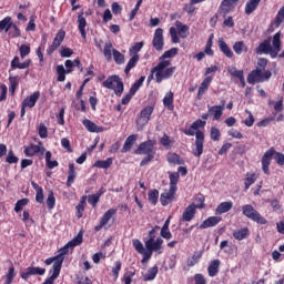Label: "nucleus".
<instances>
[{
    "mask_svg": "<svg viewBox=\"0 0 284 284\" xmlns=\"http://www.w3.org/2000/svg\"><path fill=\"white\" fill-rule=\"evenodd\" d=\"M267 68V59L260 58L255 70L251 71L247 75V83L256 85V83H265L272 79V71L265 70Z\"/></svg>",
    "mask_w": 284,
    "mask_h": 284,
    "instance_id": "1",
    "label": "nucleus"
},
{
    "mask_svg": "<svg viewBox=\"0 0 284 284\" xmlns=\"http://www.w3.org/2000/svg\"><path fill=\"white\" fill-rule=\"evenodd\" d=\"M256 54H270L272 59H276L281 52V32L273 36V41L264 40L255 49Z\"/></svg>",
    "mask_w": 284,
    "mask_h": 284,
    "instance_id": "2",
    "label": "nucleus"
},
{
    "mask_svg": "<svg viewBox=\"0 0 284 284\" xmlns=\"http://www.w3.org/2000/svg\"><path fill=\"white\" fill-rule=\"evenodd\" d=\"M154 145H156V140H148L145 142L140 143V145L135 150V154H141L145 156L140 162V168H145V165H149L154 160V156L156 154Z\"/></svg>",
    "mask_w": 284,
    "mask_h": 284,
    "instance_id": "3",
    "label": "nucleus"
},
{
    "mask_svg": "<svg viewBox=\"0 0 284 284\" xmlns=\"http://www.w3.org/2000/svg\"><path fill=\"white\" fill-rule=\"evenodd\" d=\"M170 60H162L153 68V72H155V81L158 83H162L174 74L176 68H170Z\"/></svg>",
    "mask_w": 284,
    "mask_h": 284,
    "instance_id": "4",
    "label": "nucleus"
},
{
    "mask_svg": "<svg viewBox=\"0 0 284 284\" xmlns=\"http://www.w3.org/2000/svg\"><path fill=\"white\" fill-rule=\"evenodd\" d=\"M169 32L172 43H181V39H187L190 37V27L183 24L181 21H175V27H171Z\"/></svg>",
    "mask_w": 284,
    "mask_h": 284,
    "instance_id": "5",
    "label": "nucleus"
},
{
    "mask_svg": "<svg viewBox=\"0 0 284 284\" xmlns=\"http://www.w3.org/2000/svg\"><path fill=\"white\" fill-rule=\"evenodd\" d=\"M103 88L106 90H113L116 97H121L123 94V80L119 75H111L103 83Z\"/></svg>",
    "mask_w": 284,
    "mask_h": 284,
    "instance_id": "6",
    "label": "nucleus"
},
{
    "mask_svg": "<svg viewBox=\"0 0 284 284\" xmlns=\"http://www.w3.org/2000/svg\"><path fill=\"white\" fill-rule=\"evenodd\" d=\"M153 112H154V108L150 106V105L145 106L140 112V114L138 115V118L135 120L138 132H141L143 130V128H145L146 123H150V119H151Z\"/></svg>",
    "mask_w": 284,
    "mask_h": 284,
    "instance_id": "7",
    "label": "nucleus"
},
{
    "mask_svg": "<svg viewBox=\"0 0 284 284\" xmlns=\"http://www.w3.org/2000/svg\"><path fill=\"white\" fill-rule=\"evenodd\" d=\"M146 254H150V258H152V253L163 254V239L158 237L155 240L154 235H151L148 241H145Z\"/></svg>",
    "mask_w": 284,
    "mask_h": 284,
    "instance_id": "8",
    "label": "nucleus"
},
{
    "mask_svg": "<svg viewBox=\"0 0 284 284\" xmlns=\"http://www.w3.org/2000/svg\"><path fill=\"white\" fill-rule=\"evenodd\" d=\"M242 212L244 216L251 219V221H255V223H260V225L267 224V220H265V217H263L261 213H258V211H256L255 207L250 204L242 206Z\"/></svg>",
    "mask_w": 284,
    "mask_h": 284,
    "instance_id": "9",
    "label": "nucleus"
},
{
    "mask_svg": "<svg viewBox=\"0 0 284 284\" xmlns=\"http://www.w3.org/2000/svg\"><path fill=\"white\" fill-rule=\"evenodd\" d=\"M81 243H83V235L81 233H79L73 240H71L68 244H65L58 253V255L55 256V258H58V261H55V263H59V261H61V266L63 265V257L65 256V254H68V250H70V247H77L78 245H81Z\"/></svg>",
    "mask_w": 284,
    "mask_h": 284,
    "instance_id": "10",
    "label": "nucleus"
},
{
    "mask_svg": "<svg viewBox=\"0 0 284 284\" xmlns=\"http://www.w3.org/2000/svg\"><path fill=\"white\" fill-rule=\"evenodd\" d=\"M203 143H205V133H203V131H197L195 143L192 149L193 156L199 158L203 154Z\"/></svg>",
    "mask_w": 284,
    "mask_h": 284,
    "instance_id": "11",
    "label": "nucleus"
},
{
    "mask_svg": "<svg viewBox=\"0 0 284 284\" xmlns=\"http://www.w3.org/2000/svg\"><path fill=\"white\" fill-rule=\"evenodd\" d=\"M274 154H276V151L274 149H270L262 156V171L267 176H270V163H272V159H274Z\"/></svg>",
    "mask_w": 284,
    "mask_h": 284,
    "instance_id": "12",
    "label": "nucleus"
},
{
    "mask_svg": "<svg viewBox=\"0 0 284 284\" xmlns=\"http://www.w3.org/2000/svg\"><path fill=\"white\" fill-rule=\"evenodd\" d=\"M116 214V209H109L103 216L100 220L99 225L94 226L95 232H101L103 227H106V225L110 223V220Z\"/></svg>",
    "mask_w": 284,
    "mask_h": 284,
    "instance_id": "13",
    "label": "nucleus"
},
{
    "mask_svg": "<svg viewBox=\"0 0 284 284\" xmlns=\"http://www.w3.org/2000/svg\"><path fill=\"white\" fill-rule=\"evenodd\" d=\"M152 45L158 52H161L163 50V45H165V41L163 39V29L158 28L154 32Z\"/></svg>",
    "mask_w": 284,
    "mask_h": 284,
    "instance_id": "14",
    "label": "nucleus"
},
{
    "mask_svg": "<svg viewBox=\"0 0 284 284\" xmlns=\"http://www.w3.org/2000/svg\"><path fill=\"white\" fill-rule=\"evenodd\" d=\"M26 156H34V154H41L42 156L45 154V148L43 143L39 142V144H31L24 149Z\"/></svg>",
    "mask_w": 284,
    "mask_h": 284,
    "instance_id": "15",
    "label": "nucleus"
},
{
    "mask_svg": "<svg viewBox=\"0 0 284 284\" xmlns=\"http://www.w3.org/2000/svg\"><path fill=\"white\" fill-rule=\"evenodd\" d=\"M43 274H45V268L42 267H28L27 272L21 274V278H23L24 281H28V278H30V276H43Z\"/></svg>",
    "mask_w": 284,
    "mask_h": 284,
    "instance_id": "16",
    "label": "nucleus"
},
{
    "mask_svg": "<svg viewBox=\"0 0 284 284\" xmlns=\"http://www.w3.org/2000/svg\"><path fill=\"white\" fill-rule=\"evenodd\" d=\"M63 39H65V31L63 30L58 31L52 44L48 49L49 54H52L59 48V45L63 43Z\"/></svg>",
    "mask_w": 284,
    "mask_h": 284,
    "instance_id": "17",
    "label": "nucleus"
},
{
    "mask_svg": "<svg viewBox=\"0 0 284 284\" xmlns=\"http://www.w3.org/2000/svg\"><path fill=\"white\" fill-rule=\"evenodd\" d=\"M30 63H32V60L21 62L19 57H14L11 61V70H28V68H30Z\"/></svg>",
    "mask_w": 284,
    "mask_h": 284,
    "instance_id": "18",
    "label": "nucleus"
},
{
    "mask_svg": "<svg viewBox=\"0 0 284 284\" xmlns=\"http://www.w3.org/2000/svg\"><path fill=\"white\" fill-rule=\"evenodd\" d=\"M132 244L134 250L136 251L138 254H142L144 258L142 260L143 263L145 261L150 260V253H148V250L145 251V247L143 246V243L140 240H132Z\"/></svg>",
    "mask_w": 284,
    "mask_h": 284,
    "instance_id": "19",
    "label": "nucleus"
},
{
    "mask_svg": "<svg viewBox=\"0 0 284 284\" xmlns=\"http://www.w3.org/2000/svg\"><path fill=\"white\" fill-rule=\"evenodd\" d=\"M39 97H41V92L39 91H36L31 95L27 97L22 101L23 108H34L39 101Z\"/></svg>",
    "mask_w": 284,
    "mask_h": 284,
    "instance_id": "20",
    "label": "nucleus"
},
{
    "mask_svg": "<svg viewBox=\"0 0 284 284\" xmlns=\"http://www.w3.org/2000/svg\"><path fill=\"white\" fill-rule=\"evenodd\" d=\"M174 194H176V190L169 189V191H164L160 196L162 205H170L174 201Z\"/></svg>",
    "mask_w": 284,
    "mask_h": 284,
    "instance_id": "21",
    "label": "nucleus"
},
{
    "mask_svg": "<svg viewBox=\"0 0 284 284\" xmlns=\"http://www.w3.org/2000/svg\"><path fill=\"white\" fill-rule=\"evenodd\" d=\"M221 221V216H211L201 223L200 230H207V227H214L215 225H219Z\"/></svg>",
    "mask_w": 284,
    "mask_h": 284,
    "instance_id": "22",
    "label": "nucleus"
},
{
    "mask_svg": "<svg viewBox=\"0 0 284 284\" xmlns=\"http://www.w3.org/2000/svg\"><path fill=\"white\" fill-rule=\"evenodd\" d=\"M212 77H206L202 83L200 84V88L197 90V99L199 101H201V99L203 98V94H205V91L210 89V83H212Z\"/></svg>",
    "mask_w": 284,
    "mask_h": 284,
    "instance_id": "23",
    "label": "nucleus"
},
{
    "mask_svg": "<svg viewBox=\"0 0 284 284\" xmlns=\"http://www.w3.org/2000/svg\"><path fill=\"white\" fill-rule=\"evenodd\" d=\"M195 214H196V205L191 204L184 210V212L182 214V220L190 223V221H192V219H194Z\"/></svg>",
    "mask_w": 284,
    "mask_h": 284,
    "instance_id": "24",
    "label": "nucleus"
},
{
    "mask_svg": "<svg viewBox=\"0 0 284 284\" xmlns=\"http://www.w3.org/2000/svg\"><path fill=\"white\" fill-rule=\"evenodd\" d=\"M220 267H221L220 260H214L213 262H211V264L207 267L209 276H211V278H214V276H216V274H219Z\"/></svg>",
    "mask_w": 284,
    "mask_h": 284,
    "instance_id": "25",
    "label": "nucleus"
},
{
    "mask_svg": "<svg viewBox=\"0 0 284 284\" xmlns=\"http://www.w3.org/2000/svg\"><path fill=\"white\" fill-rule=\"evenodd\" d=\"M163 105L168 110H174V93L169 91L163 98Z\"/></svg>",
    "mask_w": 284,
    "mask_h": 284,
    "instance_id": "26",
    "label": "nucleus"
},
{
    "mask_svg": "<svg viewBox=\"0 0 284 284\" xmlns=\"http://www.w3.org/2000/svg\"><path fill=\"white\" fill-rule=\"evenodd\" d=\"M219 48H220L221 52H223V54H225V57H227V59H232V57H234V52H232V49H230V47L227 45L225 40H223V39L219 40Z\"/></svg>",
    "mask_w": 284,
    "mask_h": 284,
    "instance_id": "27",
    "label": "nucleus"
},
{
    "mask_svg": "<svg viewBox=\"0 0 284 284\" xmlns=\"http://www.w3.org/2000/svg\"><path fill=\"white\" fill-rule=\"evenodd\" d=\"M209 114H211L215 121H219L223 116V106L214 105L209 108Z\"/></svg>",
    "mask_w": 284,
    "mask_h": 284,
    "instance_id": "28",
    "label": "nucleus"
},
{
    "mask_svg": "<svg viewBox=\"0 0 284 284\" xmlns=\"http://www.w3.org/2000/svg\"><path fill=\"white\" fill-rule=\"evenodd\" d=\"M236 2H233V0H223L220 6V12L222 14H229V12H232V8H234V4Z\"/></svg>",
    "mask_w": 284,
    "mask_h": 284,
    "instance_id": "29",
    "label": "nucleus"
},
{
    "mask_svg": "<svg viewBox=\"0 0 284 284\" xmlns=\"http://www.w3.org/2000/svg\"><path fill=\"white\" fill-rule=\"evenodd\" d=\"M74 179H77V171L74 169V163H70L68 180H67V187H72V183H74Z\"/></svg>",
    "mask_w": 284,
    "mask_h": 284,
    "instance_id": "30",
    "label": "nucleus"
},
{
    "mask_svg": "<svg viewBox=\"0 0 284 284\" xmlns=\"http://www.w3.org/2000/svg\"><path fill=\"white\" fill-rule=\"evenodd\" d=\"M234 203L232 202H222L215 210V214H225L232 210Z\"/></svg>",
    "mask_w": 284,
    "mask_h": 284,
    "instance_id": "31",
    "label": "nucleus"
},
{
    "mask_svg": "<svg viewBox=\"0 0 284 284\" xmlns=\"http://www.w3.org/2000/svg\"><path fill=\"white\" fill-rule=\"evenodd\" d=\"M78 28L81 33L82 39H85L87 33H85V26H88V22L85 18L83 17V13L78 16Z\"/></svg>",
    "mask_w": 284,
    "mask_h": 284,
    "instance_id": "32",
    "label": "nucleus"
},
{
    "mask_svg": "<svg viewBox=\"0 0 284 284\" xmlns=\"http://www.w3.org/2000/svg\"><path fill=\"white\" fill-rule=\"evenodd\" d=\"M113 161L114 160L112 158H108L106 160H98L93 164V168H99L100 170H108V168L112 165Z\"/></svg>",
    "mask_w": 284,
    "mask_h": 284,
    "instance_id": "33",
    "label": "nucleus"
},
{
    "mask_svg": "<svg viewBox=\"0 0 284 284\" xmlns=\"http://www.w3.org/2000/svg\"><path fill=\"white\" fill-rule=\"evenodd\" d=\"M114 49L112 47V42H106L104 44V48H103V55H104V59H106V61H112V55L114 54Z\"/></svg>",
    "mask_w": 284,
    "mask_h": 284,
    "instance_id": "34",
    "label": "nucleus"
},
{
    "mask_svg": "<svg viewBox=\"0 0 284 284\" xmlns=\"http://www.w3.org/2000/svg\"><path fill=\"white\" fill-rule=\"evenodd\" d=\"M179 179H181V174L179 172H169L170 180V189L176 191V185L179 184Z\"/></svg>",
    "mask_w": 284,
    "mask_h": 284,
    "instance_id": "35",
    "label": "nucleus"
},
{
    "mask_svg": "<svg viewBox=\"0 0 284 284\" xmlns=\"http://www.w3.org/2000/svg\"><path fill=\"white\" fill-rule=\"evenodd\" d=\"M246 236H250V230L247 227L240 229L233 232V237L236 241H243Z\"/></svg>",
    "mask_w": 284,
    "mask_h": 284,
    "instance_id": "36",
    "label": "nucleus"
},
{
    "mask_svg": "<svg viewBox=\"0 0 284 284\" xmlns=\"http://www.w3.org/2000/svg\"><path fill=\"white\" fill-rule=\"evenodd\" d=\"M261 0H248L245 4V14H252L258 8Z\"/></svg>",
    "mask_w": 284,
    "mask_h": 284,
    "instance_id": "37",
    "label": "nucleus"
},
{
    "mask_svg": "<svg viewBox=\"0 0 284 284\" xmlns=\"http://www.w3.org/2000/svg\"><path fill=\"white\" fill-rule=\"evenodd\" d=\"M256 179H258V176H256V173H246V178L244 180L245 190H250V187H252V185L256 183Z\"/></svg>",
    "mask_w": 284,
    "mask_h": 284,
    "instance_id": "38",
    "label": "nucleus"
},
{
    "mask_svg": "<svg viewBox=\"0 0 284 284\" xmlns=\"http://www.w3.org/2000/svg\"><path fill=\"white\" fill-rule=\"evenodd\" d=\"M134 143H136V135L132 134L129 138H126L124 145L122 148V152H130V150H132V145H134Z\"/></svg>",
    "mask_w": 284,
    "mask_h": 284,
    "instance_id": "39",
    "label": "nucleus"
},
{
    "mask_svg": "<svg viewBox=\"0 0 284 284\" xmlns=\"http://www.w3.org/2000/svg\"><path fill=\"white\" fill-rule=\"evenodd\" d=\"M159 274V266H153L148 270V272L143 276V281H154L156 275Z\"/></svg>",
    "mask_w": 284,
    "mask_h": 284,
    "instance_id": "40",
    "label": "nucleus"
},
{
    "mask_svg": "<svg viewBox=\"0 0 284 284\" xmlns=\"http://www.w3.org/2000/svg\"><path fill=\"white\" fill-rule=\"evenodd\" d=\"M83 125L84 128H87V130L89 132H103V129L98 126L94 122L90 121V120H83Z\"/></svg>",
    "mask_w": 284,
    "mask_h": 284,
    "instance_id": "41",
    "label": "nucleus"
},
{
    "mask_svg": "<svg viewBox=\"0 0 284 284\" xmlns=\"http://www.w3.org/2000/svg\"><path fill=\"white\" fill-rule=\"evenodd\" d=\"M72 70H65V67L63 64H60L57 67V74H58V81L63 82L65 81V74H70Z\"/></svg>",
    "mask_w": 284,
    "mask_h": 284,
    "instance_id": "42",
    "label": "nucleus"
},
{
    "mask_svg": "<svg viewBox=\"0 0 284 284\" xmlns=\"http://www.w3.org/2000/svg\"><path fill=\"white\" fill-rule=\"evenodd\" d=\"M45 163L49 170H54V168H59V162L57 160L52 161V152L50 151H47L45 153Z\"/></svg>",
    "mask_w": 284,
    "mask_h": 284,
    "instance_id": "43",
    "label": "nucleus"
},
{
    "mask_svg": "<svg viewBox=\"0 0 284 284\" xmlns=\"http://www.w3.org/2000/svg\"><path fill=\"white\" fill-rule=\"evenodd\" d=\"M138 63H139V54L132 55V58L129 60L124 69L125 74H130V70H132L133 68H136Z\"/></svg>",
    "mask_w": 284,
    "mask_h": 284,
    "instance_id": "44",
    "label": "nucleus"
},
{
    "mask_svg": "<svg viewBox=\"0 0 284 284\" xmlns=\"http://www.w3.org/2000/svg\"><path fill=\"white\" fill-rule=\"evenodd\" d=\"M168 162L172 163L173 165H183L184 163L183 159H181V156L176 153H169Z\"/></svg>",
    "mask_w": 284,
    "mask_h": 284,
    "instance_id": "45",
    "label": "nucleus"
},
{
    "mask_svg": "<svg viewBox=\"0 0 284 284\" xmlns=\"http://www.w3.org/2000/svg\"><path fill=\"white\" fill-rule=\"evenodd\" d=\"M14 23H12L11 17H6L3 20L0 21V30H4L6 32H10L11 27Z\"/></svg>",
    "mask_w": 284,
    "mask_h": 284,
    "instance_id": "46",
    "label": "nucleus"
},
{
    "mask_svg": "<svg viewBox=\"0 0 284 284\" xmlns=\"http://www.w3.org/2000/svg\"><path fill=\"white\" fill-rule=\"evenodd\" d=\"M233 50L235 54H243V52H247V45L243 41H237L233 44Z\"/></svg>",
    "mask_w": 284,
    "mask_h": 284,
    "instance_id": "47",
    "label": "nucleus"
},
{
    "mask_svg": "<svg viewBox=\"0 0 284 284\" xmlns=\"http://www.w3.org/2000/svg\"><path fill=\"white\" fill-rule=\"evenodd\" d=\"M144 81H145V75H142L138 81H135L132 84L129 93H131L134 97L136 92H139V89L141 88V85H143Z\"/></svg>",
    "mask_w": 284,
    "mask_h": 284,
    "instance_id": "48",
    "label": "nucleus"
},
{
    "mask_svg": "<svg viewBox=\"0 0 284 284\" xmlns=\"http://www.w3.org/2000/svg\"><path fill=\"white\" fill-rule=\"evenodd\" d=\"M160 143L161 145H163V148L165 150H172V145H174V140L170 139L168 136V134H164L161 139H160Z\"/></svg>",
    "mask_w": 284,
    "mask_h": 284,
    "instance_id": "49",
    "label": "nucleus"
},
{
    "mask_svg": "<svg viewBox=\"0 0 284 284\" xmlns=\"http://www.w3.org/2000/svg\"><path fill=\"white\" fill-rule=\"evenodd\" d=\"M179 54V49L178 48H172L168 51H165L161 57L160 61H165L166 59H172Z\"/></svg>",
    "mask_w": 284,
    "mask_h": 284,
    "instance_id": "50",
    "label": "nucleus"
},
{
    "mask_svg": "<svg viewBox=\"0 0 284 284\" xmlns=\"http://www.w3.org/2000/svg\"><path fill=\"white\" fill-rule=\"evenodd\" d=\"M113 59L118 65H123V63H125V55L119 50H113Z\"/></svg>",
    "mask_w": 284,
    "mask_h": 284,
    "instance_id": "51",
    "label": "nucleus"
},
{
    "mask_svg": "<svg viewBox=\"0 0 284 284\" xmlns=\"http://www.w3.org/2000/svg\"><path fill=\"white\" fill-rule=\"evenodd\" d=\"M283 21H284V7H282L278 10L275 17V22H274L275 28H281V23H283Z\"/></svg>",
    "mask_w": 284,
    "mask_h": 284,
    "instance_id": "52",
    "label": "nucleus"
},
{
    "mask_svg": "<svg viewBox=\"0 0 284 284\" xmlns=\"http://www.w3.org/2000/svg\"><path fill=\"white\" fill-rule=\"evenodd\" d=\"M57 203V199H54V192L50 191L47 197V207L49 210H53Z\"/></svg>",
    "mask_w": 284,
    "mask_h": 284,
    "instance_id": "53",
    "label": "nucleus"
},
{
    "mask_svg": "<svg viewBox=\"0 0 284 284\" xmlns=\"http://www.w3.org/2000/svg\"><path fill=\"white\" fill-rule=\"evenodd\" d=\"M9 30V37H11L12 39L21 37V30H19V27H17V24L13 23L11 29Z\"/></svg>",
    "mask_w": 284,
    "mask_h": 284,
    "instance_id": "54",
    "label": "nucleus"
},
{
    "mask_svg": "<svg viewBox=\"0 0 284 284\" xmlns=\"http://www.w3.org/2000/svg\"><path fill=\"white\" fill-rule=\"evenodd\" d=\"M227 72L231 77H235L236 79H241L243 74V70H237L236 67H229Z\"/></svg>",
    "mask_w": 284,
    "mask_h": 284,
    "instance_id": "55",
    "label": "nucleus"
},
{
    "mask_svg": "<svg viewBox=\"0 0 284 284\" xmlns=\"http://www.w3.org/2000/svg\"><path fill=\"white\" fill-rule=\"evenodd\" d=\"M210 136L212 141H221V131L216 126H212Z\"/></svg>",
    "mask_w": 284,
    "mask_h": 284,
    "instance_id": "56",
    "label": "nucleus"
},
{
    "mask_svg": "<svg viewBox=\"0 0 284 284\" xmlns=\"http://www.w3.org/2000/svg\"><path fill=\"white\" fill-rule=\"evenodd\" d=\"M143 48V42H136L130 50L129 54L134 57V54H139L138 52H141Z\"/></svg>",
    "mask_w": 284,
    "mask_h": 284,
    "instance_id": "57",
    "label": "nucleus"
},
{
    "mask_svg": "<svg viewBox=\"0 0 284 284\" xmlns=\"http://www.w3.org/2000/svg\"><path fill=\"white\" fill-rule=\"evenodd\" d=\"M149 201L153 205H156V203L159 202V191H156V190L150 191L149 192Z\"/></svg>",
    "mask_w": 284,
    "mask_h": 284,
    "instance_id": "58",
    "label": "nucleus"
},
{
    "mask_svg": "<svg viewBox=\"0 0 284 284\" xmlns=\"http://www.w3.org/2000/svg\"><path fill=\"white\" fill-rule=\"evenodd\" d=\"M201 256H202L201 253L194 254L192 257L187 260V266L194 267V265H196L199 261H201Z\"/></svg>",
    "mask_w": 284,
    "mask_h": 284,
    "instance_id": "59",
    "label": "nucleus"
},
{
    "mask_svg": "<svg viewBox=\"0 0 284 284\" xmlns=\"http://www.w3.org/2000/svg\"><path fill=\"white\" fill-rule=\"evenodd\" d=\"M26 205H28V199L19 200L16 203L14 212H17V213L21 212L23 210V207H26Z\"/></svg>",
    "mask_w": 284,
    "mask_h": 284,
    "instance_id": "60",
    "label": "nucleus"
},
{
    "mask_svg": "<svg viewBox=\"0 0 284 284\" xmlns=\"http://www.w3.org/2000/svg\"><path fill=\"white\" fill-rule=\"evenodd\" d=\"M19 52H20L21 59H26V57H28V54H30V45H28V44L20 45Z\"/></svg>",
    "mask_w": 284,
    "mask_h": 284,
    "instance_id": "61",
    "label": "nucleus"
},
{
    "mask_svg": "<svg viewBox=\"0 0 284 284\" xmlns=\"http://www.w3.org/2000/svg\"><path fill=\"white\" fill-rule=\"evenodd\" d=\"M16 276H17V273H14V266H11L6 276L7 278L6 284H11Z\"/></svg>",
    "mask_w": 284,
    "mask_h": 284,
    "instance_id": "62",
    "label": "nucleus"
},
{
    "mask_svg": "<svg viewBox=\"0 0 284 284\" xmlns=\"http://www.w3.org/2000/svg\"><path fill=\"white\" fill-rule=\"evenodd\" d=\"M132 278H134V271H128L123 275V281L125 284H132Z\"/></svg>",
    "mask_w": 284,
    "mask_h": 284,
    "instance_id": "63",
    "label": "nucleus"
},
{
    "mask_svg": "<svg viewBox=\"0 0 284 284\" xmlns=\"http://www.w3.org/2000/svg\"><path fill=\"white\" fill-rule=\"evenodd\" d=\"M194 282L195 284H207V280H205V276L201 273L194 275Z\"/></svg>",
    "mask_w": 284,
    "mask_h": 284,
    "instance_id": "64",
    "label": "nucleus"
}]
</instances>
